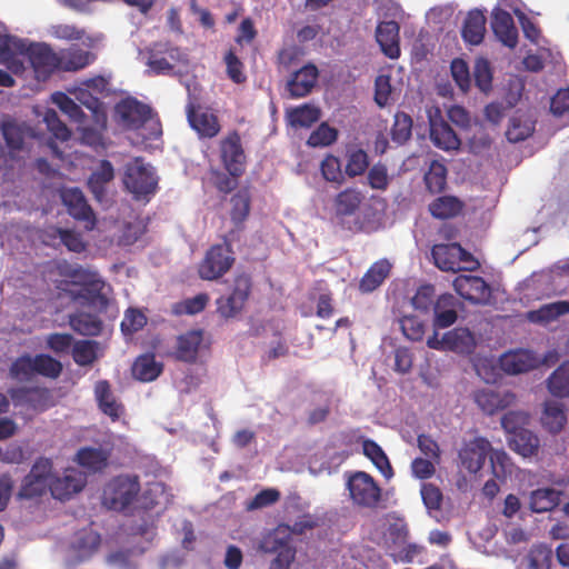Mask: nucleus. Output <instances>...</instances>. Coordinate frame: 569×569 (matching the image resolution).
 <instances>
[{
    "mask_svg": "<svg viewBox=\"0 0 569 569\" xmlns=\"http://www.w3.org/2000/svg\"><path fill=\"white\" fill-rule=\"evenodd\" d=\"M452 286L460 297L472 303H487L491 296L490 287L479 276L460 274L453 280Z\"/></svg>",
    "mask_w": 569,
    "mask_h": 569,
    "instance_id": "14",
    "label": "nucleus"
},
{
    "mask_svg": "<svg viewBox=\"0 0 569 569\" xmlns=\"http://www.w3.org/2000/svg\"><path fill=\"white\" fill-rule=\"evenodd\" d=\"M77 462L87 470L97 472L107 467L108 455L100 448H81L77 453Z\"/></svg>",
    "mask_w": 569,
    "mask_h": 569,
    "instance_id": "42",
    "label": "nucleus"
},
{
    "mask_svg": "<svg viewBox=\"0 0 569 569\" xmlns=\"http://www.w3.org/2000/svg\"><path fill=\"white\" fill-rule=\"evenodd\" d=\"M59 71H78L91 64L96 56L78 46L59 52Z\"/></svg>",
    "mask_w": 569,
    "mask_h": 569,
    "instance_id": "26",
    "label": "nucleus"
},
{
    "mask_svg": "<svg viewBox=\"0 0 569 569\" xmlns=\"http://www.w3.org/2000/svg\"><path fill=\"white\" fill-rule=\"evenodd\" d=\"M259 549L266 553H276L269 569H289L296 556V549L288 541V528L283 525H278L266 535L259 543Z\"/></svg>",
    "mask_w": 569,
    "mask_h": 569,
    "instance_id": "7",
    "label": "nucleus"
},
{
    "mask_svg": "<svg viewBox=\"0 0 569 569\" xmlns=\"http://www.w3.org/2000/svg\"><path fill=\"white\" fill-rule=\"evenodd\" d=\"M33 365L36 375L49 379H57L63 369L62 363L59 360L47 353L36 355L33 357Z\"/></svg>",
    "mask_w": 569,
    "mask_h": 569,
    "instance_id": "48",
    "label": "nucleus"
},
{
    "mask_svg": "<svg viewBox=\"0 0 569 569\" xmlns=\"http://www.w3.org/2000/svg\"><path fill=\"white\" fill-rule=\"evenodd\" d=\"M411 117L406 112H397L395 114V121L391 128V137L393 142H407L411 137Z\"/></svg>",
    "mask_w": 569,
    "mask_h": 569,
    "instance_id": "56",
    "label": "nucleus"
},
{
    "mask_svg": "<svg viewBox=\"0 0 569 569\" xmlns=\"http://www.w3.org/2000/svg\"><path fill=\"white\" fill-rule=\"evenodd\" d=\"M346 487L355 506L370 510H375L380 506L382 489L368 472L355 471L349 473Z\"/></svg>",
    "mask_w": 569,
    "mask_h": 569,
    "instance_id": "5",
    "label": "nucleus"
},
{
    "mask_svg": "<svg viewBox=\"0 0 569 569\" xmlns=\"http://www.w3.org/2000/svg\"><path fill=\"white\" fill-rule=\"evenodd\" d=\"M539 360L531 351L517 350L503 353L499 359L502 371L508 375H519L535 369Z\"/></svg>",
    "mask_w": 569,
    "mask_h": 569,
    "instance_id": "22",
    "label": "nucleus"
},
{
    "mask_svg": "<svg viewBox=\"0 0 569 569\" xmlns=\"http://www.w3.org/2000/svg\"><path fill=\"white\" fill-rule=\"evenodd\" d=\"M51 481H43L39 478H31V475L28 473L22 482V486L19 490V498L21 499H32L42 496L47 488L50 489Z\"/></svg>",
    "mask_w": 569,
    "mask_h": 569,
    "instance_id": "59",
    "label": "nucleus"
},
{
    "mask_svg": "<svg viewBox=\"0 0 569 569\" xmlns=\"http://www.w3.org/2000/svg\"><path fill=\"white\" fill-rule=\"evenodd\" d=\"M427 346L437 350H451L458 353H470L475 348L472 333L466 328H456L447 332L442 339L435 331L427 340Z\"/></svg>",
    "mask_w": 569,
    "mask_h": 569,
    "instance_id": "12",
    "label": "nucleus"
},
{
    "mask_svg": "<svg viewBox=\"0 0 569 569\" xmlns=\"http://www.w3.org/2000/svg\"><path fill=\"white\" fill-rule=\"evenodd\" d=\"M210 297L206 292L196 295L192 298L184 299L173 306V312L176 315H197L204 310Z\"/></svg>",
    "mask_w": 569,
    "mask_h": 569,
    "instance_id": "54",
    "label": "nucleus"
},
{
    "mask_svg": "<svg viewBox=\"0 0 569 569\" xmlns=\"http://www.w3.org/2000/svg\"><path fill=\"white\" fill-rule=\"evenodd\" d=\"M451 76L459 87V89L466 93L470 89L471 79L469 67L467 62L462 59H453L450 66Z\"/></svg>",
    "mask_w": 569,
    "mask_h": 569,
    "instance_id": "64",
    "label": "nucleus"
},
{
    "mask_svg": "<svg viewBox=\"0 0 569 569\" xmlns=\"http://www.w3.org/2000/svg\"><path fill=\"white\" fill-rule=\"evenodd\" d=\"M363 200L362 193L353 188H348L339 192L333 199V217L335 223L342 230L350 232H359L362 224L359 218L351 219L358 211Z\"/></svg>",
    "mask_w": 569,
    "mask_h": 569,
    "instance_id": "6",
    "label": "nucleus"
},
{
    "mask_svg": "<svg viewBox=\"0 0 569 569\" xmlns=\"http://www.w3.org/2000/svg\"><path fill=\"white\" fill-rule=\"evenodd\" d=\"M431 142H461L450 123L445 120L439 109L429 116Z\"/></svg>",
    "mask_w": 569,
    "mask_h": 569,
    "instance_id": "35",
    "label": "nucleus"
},
{
    "mask_svg": "<svg viewBox=\"0 0 569 569\" xmlns=\"http://www.w3.org/2000/svg\"><path fill=\"white\" fill-rule=\"evenodd\" d=\"M167 501L166 487L162 482H150L147 485L139 498L140 508L152 510Z\"/></svg>",
    "mask_w": 569,
    "mask_h": 569,
    "instance_id": "47",
    "label": "nucleus"
},
{
    "mask_svg": "<svg viewBox=\"0 0 569 569\" xmlns=\"http://www.w3.org/2000/svg\"><path fill=\"white\" fill-rule=\"evenodd\" d=\"M114 116L123 129L134 131L143 141L159 140L162 137L159 114L137 98L121 99L114 106Z\"/></svg>",
    "mask_w": 569,
    "mask_h": 569,
    "instance_id": "1",
    "label": "nucleus"
},
{
    "mask_svg": "<svg viewBox=\"0 0 569 569\" xmlns=\"http://www.w3.org/2000/svg\"><path fill=\"white\" fill-rule=\"evenodd\" d=\"M203 340L201 330H190L177 338L172 357L186 363H194L198 359L199 347Z\"/></svg>",
    "mask_w": 569,
    "mask_h": 569,
    "instance_id": "23",
    "label": "nucleus"
},
{
    "mask_svg": "<svg viewBox=\"0 0 569 569\" xmlns=\"http://www.w3.org/2000/svg\"><path fill=\"white\" fill-rule=\"evenodd\" d=\"M322 523V519L315 515L303 513L292 526L282 523L288 528V541L291 542L292 535H303L308 530H312Z\"/></svg>",
    "mask_w": 569,
    "mask_h": 569,
    "instance_id": "62",
    "label": "nucleus"
},
{
    "mask_svg": "<svg viewBox=\"0 0 569 569\" xmlns=\"http://www.w3.org/2000/svg\"><path fill=\"white\" fill-rule=\"evenodd\" d=\"M280 491L276 488H267L259 491L250 501L246 505V510L253 511L270 507L279 501Z\"/></svg>",
    "mask_w": 569,
    "mask_h": 569,
    "instance_id": "61",
    "label": "nucleus"
},
{
    "mask_svg": "<svg viewBox=\"0 0 569 569\" xmlns=\"http://www.w3.org/2000/svg\"><path fill=\"white\" fill-rule=\"evenodd\" d=\"M140 489L138 476H117L104 486L102 503L110 510L123 511L137 499Z\"/></svg>",
    "mask_w": 569,
    "mask_h": 569,
    "instance_id": "4",
    "label": "nucleus"
},
{
    "mask_svg": "<svg viewBox=\"0 0 569 569\" xmlns=\"http://www.w3.org/2000/svg\"><path fill=\"white\" fill-rule=\"evenodd\" d=\"M318 77V68L312 63H308L293 72L287 83L290 97L295 99L307 97L316 86Z\"/></svg>",
    "mask_w": 569,
    "mask_h": 569,
    "instance_id": "18",
    "label": "nucleus"
},
{
    "mask_svg": "<svg viewBox=\"0 0 569 569\" xmlns=\"http://www.w3.org/2000/svg\"><path fill=\"white\" fill-rule=\"evenodd\" d=\"M549 392L558 398L569 397V362L559 366L548 378Z\"/></svg>",
    "mask_w": 569,
    "mask_h": 569,
    "instance_id": "44",
    "label": "nucleus"
},
{
    "mask_svg": "<svg viewBox=\"0 0 569 569\" xmlns=\"http://www.w3.org/2000/svg\"><path fill=\"white\" fill-rule=\"evenodd\" d=\"M69 325L81 336L96 337L102 331V321L96 316L87 312H77L69 316Z\"/></svg>",
    "mask_w": 569,
    "mask_h": 569,
    "instance_id": "38",
    "label": "nucleus"
},
{
    "mask_svg": "<svg viewBox=\"0 0 569 569\" xmlns=\"http://www.w3.org/2000/svg\"><path fill=\"white\" fill-rule=\"evenodd\" d=\"M60 197L73 219L83 222L87 230L94 229L96 214L79 188H64L61 190Z\"/></svg>",
    "mask_w": 569,
    "mask_h": 569,
    "instance_id": "10",
    "label": "nucleus"
},
{
    "mask_svg": "<svg viewBox=\"0 0 569 569\" xmlns=\"http://www.w3.org/2000/svg\"><path fill=\"white\" fill-rule=\"evenodd\" d=\"M163 365L156 360L153 353H144L139 356L131 368L134 379L142 382L156 380L162 372Z\"/></svg>",
    "mask_w": 569,
    "mask_h": 569,
    "instance_id": "31",
    "label": "nucleus"
},
{
    "mask_svg": "<svg viewBox=\"0 0 569 569\" xmlns=\"http://www.w3.org/2000/svg\"><path fill=\"white\" fill-rule=\"evenodd\" d=\"M391 264L387 260H379L371 264L359 283V290L363 293L375 291L389 276Z\"/></svg>",
    "mask_w": 569,
    "mask_h": 569,
    "instance_id": "33",
    "label": "nucleus"
},
{
    "mask_svg": "<svg viewBox=\"0 0 569 569\" xmlns=\"http://www.w3.org/2000/svg\"><path fill=\"white\" fill-rule=\"evenodd\" d=\"M473 399L486 415H495L511 406L516 396L510 391L500 392L493 389H481L475 392Z\"/></svg>",
    "mask_w": 569,
    "mask_h": 569,
    "instance_id": "19",
    "label": "nucleus"
},
{
    "mask_svg": "<svg viewBox=\"0 0 569 569\" xmlns=\"http://www.w3.org/2000/svg\"><path fill=\"white\" fill-rule=\"evenodd\" d=\"M94 397L99 409L110 417L112 421L120 418L123 412V406L114 398L111 385L108 380H99L94 385Z\"/></svg>",
    "mask_w": 569,
    "mask_h": 569,
    "instance_id": "25",
    "label": "nucleus"
},
{
    "mask_svg": "<svg viewBox=\"0 0 569 569\" xmlns=\"http://www.w3.org/2000/svg\"><path fill=\"white\" fill-rule=\"evenodd\" d=\"M16 48L27 56L37 79L46 80L53 72L59 71V52H54L49 44L30 43L26 46L20 41L16 44Z\"/></svg>",
    "mask_w": 569,
    "mask_h": 569,
    "instance_id": "9",
    "label": "nucleus"
},
{
    "mask_svg": "<svg viewBox=\"0 0 569 569\" xmlns=\"http://www.w3.org/2000/svg\"><path fill=\"white\" fill-rule=\"evenodd\" d=\"M51 98L52 102L72 120L81 122L86 117L80 106L64 92H54Z\"/></svg>",
    "mask_w": 569,
    "mask_h": 569,
    "instance_id": "57",
    "label": "nucleus"
},
{
    "mask_svg": "<svg viewBox=\"0 0 569 569\" xmlns=\"http://www.w3.org/2000/svg\"><path fill=\"white\" fill-rule=\"evenodd\" d=\"M489 459L492 473L496 478L506 479L508 476L512 475L513 463L506 451L493 450L491 448Z\"/></svg>",
    "mask_w": 569,
    "mask_h": 569,
    "instance_id": "52",
    "label": "nucleus"
},
{
    "mask_svg": "<svg viewBox=\"0 0 569 569\" xmlns=\"http://www.w3.org/2000/svg\"><path fill=\"white\" fill-rule=\"evenodd\" d=\"M569 312L568 301H557L548 305H543L538 310L528 312V319L536 323H548L556 320L558 317L567 315Z\"/></svg>",
    "mask_w": 569,
    "mask_h": 569,
    "instance_id": "43",
    "label": "nucleus"
},
{
    "mask_svg": "<svg viewBox=\"0 0 569 569\" xmlns=\"http://www.w3.org/2000/svg\"><path fill=\"white\" fill-rule=\"evenodd\" d=\"M363 455L375 465L386 479L393 477V469L382 448L373 440L366 439L362 442Z\"/></svg>",
    "mask_w": 569,
    "mask_h": 569,
    "instance_id": "37",
    "label": "nucleus"
},
{
    "mask_svg": "<svg viewBox=\"0 0 569 569\" xmlns=\"http://www.w3.org/2000/svg\"><path fill=\"white\" fill-rule=\"evenodd\" d=\"M250 212V196L247 190L238 191L231 198L230 218L233 223L241 224Z\"/></svg>",
    "mask_w": 569,
    "mask_h": 569,
    "instance_id": "51",
    "label": "nucleus"
},
{
    "mask_svg": "<svg viewBox=\"0 0 569 569\" xmlns=\"http://www.w3.org/2000/svg\"><path fill=\"white\" fill-rule=\"evenodd\" d=\"M392 93L391 76L379 74L375 80V102L383 108L389 104Z\"/></svg>",
    "mask_w": 569,
    "mask_h": 569,
    "instance_id": "63",
    "label": "nucleus"
},
{
    "mask_svg": "<svg viewBox=\"0 0 569 569\" xmlns=\"http://www.w3.org/2000/svg\"><path fill=\"white\" fill-rule=\"evenodd\" d=\"M465 203L455 196H440L429 203L430 214L439 220L457 217L463 210Z\"/></svg>",
    "mask_w": 569,
    "mask_h": 569,
    "instance_id": "32",
    "label": "nucleus"
},
{
    "mask_svg": "<svg viewBox=\"0 0 569 569\" xmlns=\"http://www.w3.org/2000/svg\"><path fill=\"white\" fill-rule=\"evenodd\" d=\"M9 395L14 406L36 412H43L53 406L52 395L47 388L20 387L11 389Z\"/></svg>",
    "mask_w": 569,
    "mask_h": 569,
    "instance_id": "11",
    "label": "nucleus"
},
{
    "mask_svg": "<svg viewBox=\"0 0 569 569\" xmlns=\"http://www.w3.org/2000/svg\"><path fill=\"white\" fill-rule=\"evenodd\" d=\"M447 168L443 163L435 160L430 163L423 180L430 193H440L447 187Z\"/></svg>",
    "mask_w": 569,
    "mask_h": 569,
    "instance_id": "45",
    "label": "nucleus"
},
{
    "mask_svg": "<svg viewBox=\"0 0 569 569\" xmlns=\"http://www.w3.org/2000/svg\"><path fill=\"white\" fill-rule=\"evenodd\" d=\"M535 121L526 116L516 113L509 120L506 131L508 142H522L530 138L535 132Z\"/></svg>",
    "mask_w": 569,
    "mask_h": 569,
    "instance_id": "36",
    "label": "nucleus"
},
{
    "mask_svg": "<svg viewBox=\"0 0 569 569\" xmlns=\"http://www.w3.org/2000/svg\"><path fill=\"white\" fill-rule=\"evenodd\" d=\"M486 17L479 10L470 11L462 27V38L466 42L477 46L483 40Z\"/></svg>",
    "mask_w": 569,
    "mask_h": 569,
    "instance_id": "34",
    "label": "nucleus"
},
{
    "mask_svg": "<svg viewBox=\"0 0 569 569\" xmlns=\"http://www.w3.org/2000/svg\"><path fill=\"white\" fill-rule=\"evenodd\" d=\"M491 28L495 36L506 47L513 49L518 44V29L512 16L501 8H495L491 13Z\"/></svg>",
    "mask_w": 569,
    "mask_h": 569,
    "instance_id": "16",
    "label": "nucleus"
},
{
    "mask_svg": "<svg viewBox=\"0 0 569 569\" xmlns=\"http://www.w3.org/2000/svg\"><path fill=\"white\" fill-rule=\"evenodd\" d=\"M103 286L104 282L96 276L84 283L81 290L70 291V299L89 306L106 308L108 306V299L102 293Z\"/></svg>",
    "mask_w": 569,
    "mask_h": 569,
    "instance_id": "27",
    "label": "nucleus"
},
{
    "mask_svg": "<svg viewBox=\"0 0 569 569\" xmlns=\"http://www.w3.org/2000/svg\"><path fill=\"white\" fill-rule=\"evenodd\" d=\"M86 475L74 468L66 469L62 477L54 478L50 483V491L53 498L59 500L70 499L74 493L80 492L86 486Z\"/></svg>",
    "mask_w": 569,
    "mask_h": 569,
    "instance_id": "15",
    "label": "nucleus"
},
{
    "mask_svg": "<svg viewBox=\"0 0 569 569\" xmlns=\"http://www.w3.org/2000/svg\"><path fill=\"white\" fill-rule=\"evenodd\" d=\"M187 116L191 128L194 129L201 138H212L220 131L217 116L200 106L196 107L189 104Z\"/></svg>",
    "mask_w": 569,
    "mask_h": 569,
    "instance_id": "20",
    "label": "nucleus"
},
{
    "mask_svg": "<svg viewBox=\"0 0 569 569\" xmlns=\"http://www.w3.org/2000/svg\"><path fill=\"white\" fill-rule=\"evenodd\" d=\"M457 299L450 295H441L433 303V326L436 328H448L457 320Z\"/></svg>",
    "mask_w": 569,
    "mask_h": 569,
    "instance_id": "28",
    "label": "nucleus"
},
{
    "mask_svg": "<svg viewBox=\"0 0 569 569\" xmlns=\"http://www.w3.org/2000/svg\"><path fill=\"white\" fill-rule=\"evenodd\" d=\"M114 178V169L109 160H101L97 169L88 178V188L98 201L106 196V186Z\"/></svg>",
    "mask_w": 569,
    "mask_h": 569,
    "instance_id": "30",
    "label": "nucleus"
},
{
    "mask_svg": "<svg viewBox=\"0 0 569 569\" xmlns=\"http://www.w3.org/2000/svg\"><path fill=\"white\" fill-rule=\"evenodd\" d=\"M0 130L4 142H26V140L51 142L50 140L44 141L42 138H40L34 128L29 126L27 122L18 121L13 118L4 119L1 122Z\"/></svg>",
    "mask_w": 569,
    "mask_h": 569,
    "instance_id": "24",
    "label": "nucleus"
},
{
    "mask_svg": "<svg viewBox=\"0 0 569 569\" xmlns=\"http://www.w3.org/2000/svg\"><path fill=\"white\" fill-rule=\"evenodd\" d=\"M98 342L93 340H79L73 343L72 358L73 361L81 366H90L97 360Z\"/></svg>",
    "mask_w": 569,
    "mask_h": 569,
    "instance_id": "49",
    "label": "nucleus"
},
{
    "mask_svg": "<svg viewBox=\"0 0 569 569\" xmlns=\"http://www.w3.org/2000/svg\"><path fill=\"white\" fill-rule=\"evenodd\" d=\"M43 121L54 139L60 140L61 142L69 140L71 131L68 129L66 123L60 120L54 110L48 109L44 113Z\"/></svg>",
    "mask_w": 569,
    "mask_h": 569,
    "instance_id": "58",
    "label": "nucleus"
},
{
    "mask_svg": "<svg viewBox=\"0 0 569 569\" xmlns=\"http://www.w3.org/2000/svg\"><path fill=\"white\" fill-rule=\"evenodd\" d=\"M147 325L146 315L139 309L129 308L121 321L120 328L123 335H132Z\"/></svg>",
    "mask_w": 569,
    "mask_h": 569,
    "instance_id": "60",
    "label": "nucleus"
},
{
    "mask_svg": "<svg viewBox=\"0 0 569 569\" xmlns=\"http://www.w3.org/2000/svg\"><path fill=\"white\" fill-rule=\"evenodd\" d=\"M400 27L395 20L382 21L377 26L376 39L382 53L389 59L400 57Z\"/></svg>",
    "mask_w": 569,
    "mask_h": 569,
    "instance_id": "17",
    "label": "nucleus"
},
{
    "mask_svg": "<svg viewBox=\"0 0 569 569\" xmlns=\"http://www.w3.org/2000/svg\"><path fill=\"white\" fill-rule=\"evenodd\" d=\"M123 184L136 200L149 201L158 190L156 169L141 158H134L124 167Z\"/></svg>",
    "mask_w": 569,
    "mask_h": 569,
    "instance_id": "3",
    "label": "nucleus"
},
{
    "mask_svg": "<svg viewBox=\"0 0 569 569\" xmlns=\"http://www.w3.org/2000/svg\"><path fill=\"white\" fill-rule=\"evenodd\" d=\"M560 502V492L552 488H542L532 491L530 496V509L542 513L552 510Z\"/></svg>",
    "mask_w": 569,
    "mask_h": 569,
    "instance_id": "41",
    "label": "nucleus"
},
{
    "mask_svg": "<svg viewBox=\"0 0 569 569\" xmlns=\"http://www.w3.org/2000/svg\"><path fill=\"white\" fill-rule=\"evenodd\" d=\"M100 535L92 530H83L77 533L72 542L73 550L80 559L90 557L100 545Z\"/></svg>",
    "mask_w": 569,
    "mask_h": 569,
    "instance_id": "46",
    "label": "nucleus"
},
{
    "mask_svg": "<svg viewBox=\"0 0 569 569\" xmlns=\"http://www.w3.org/2000/svg\"><path fill=\"white\" fill-rule=\"evenodd\" d=\"M221 161L231 177H241L247 163L242 144H221Z\"/></svg>",
    "mask_w": 569,
    "mask_h": 569,
    "instance_id": "29",
    "label": "nucleus"
},
{
    "mask_svg": "<svg viewBox=\"0 0 569 569\" xmlns=\"http://www.w3.org/2000/svg\"><path fill=\"white\" fill-rule=\"evenodd\" d=\"M473 79L476 87L481 92L488 93L492 89V71L487 59L480 58L476 60Z\"/></svg>",
    "mask_w": 569,
    "mask_h": 569,
    "instance_id": "55",
    "label": "nucleus"
},
{
    "mask_svg": "<svg viewBox=\"0 0 569 569\" xmlns=\"http://www.w3.org/2000/svg\"><path fill=\"white\" fill-rule=\"evenodd\" d=\"M11 378L19 381H30L34 376L33 357L23 355L18 357L9 369Z\"/></svg>",
    "mask_w": 569,
    "mask_h": 569,
    "instance_id": "53",
    "label": "nucleus"
},
{
    "mask_svg": "<svg viewBox=\"0 0 569 569\" xmlns=\"http://www.w3.org/2000/svg\"><path fill=\"white\" fill-rule=\"evenodd\" d=\"M289 121L295 127H310L320 118V110L310 104H303L292 109L288 114Z\"/></svg>",
    "mask_w": 569,
    "mask_h": 569,
    "instance_id": "50",
    "label": "nucleus"
},
{
    "mask_svg": "<svg viewBox=\"0 0 569 569\" xmlns=\"http://www.w3.org/2000/svg\"><path fill=\"white\" fill-rule=\"evenodd\" d=\"M234 230L222 237V243L212 244L198 263V276L202 280L213 281L222 278L236 262L232 242Z\"/></svg>",
    "mask_w": 569,
    "mask_h": 569,
    "instance_id": "2",
    "label": "nucleus"
},
{
    "mask_svg": "<svg viewBox=\"0 0 569 569\" xmlns=\"http://www.w3.org/2000/svg\"><path fill=\"white\" fill-rule=\"evenodd\" d=\"M431 256L436 267L442 271L457 272L460 270H473L478 262L472 254L459 243H437L431 249Z\"/></svg>",
    "mask_w": 569,
    "mask_h": 569,
    "instance_id": "8",
    "label": "nucleus"
},
{
    "mask_svg": "<svg viewBox=\"0 0 569 569\" xmlns=\"http://www.w3.org/2000/svg\"><path fill=\"white\" fill-rule=\"evenodd\" d=\"M567 421L563 405L557 401H547L541 417L543 427L551 433H558Z\"/></svg>",
    "mask_w": 569,
    "mask_h": 569,
    "instance_id": "39",
    "label": "nucleus"
},
{
    "mask_svg": "<svg viewBox=\"0 0 569 569\" xmlns=\"http://www.w3.org/2000/svg\"><path fill=\"white\" fill-rule=\"evenodd\" d=\"M169 60H181L179 48L169 43H156L150 52L148 66L156 74H168L173 70V64Z\"/></svg>",
    "mask_w": 569,
    "mask_h": 569,
    "instance_id": "21",
    "label": "nucleus"
},
{
    "mask_svg": "<svg viewBox=\"0 0 569 569\" xmlns=\"http://www.w3.org/2000/svg\"><path fill=\"white\" fill-rule=\"evenodd\" d=\"M490 451V441L483 437H476L462 445L458 456L461 466L467 471L470 473H477L482 469Z\"/></svg>",
    "mask_w": 569,
    "mask_h": 569,
    "instance_id": "13",
    "label": "nucleus"
},
{
    "mask_svg": "<svg viewBox=\"0 0 569 569\" xmlns=\"http://www.w3.org/2000/svg\"><path fill=\"white\" fill-rule=\"evenodd\" d=\"M512 450L523 457H531L538 452L539 439L528 429L520 430L509 438Z\"/></svg>",
    "mask_w": 569,
    "mask_h": 569,
    "instance_id": "40",
    "label": "nucleus"
}]
</instances>
